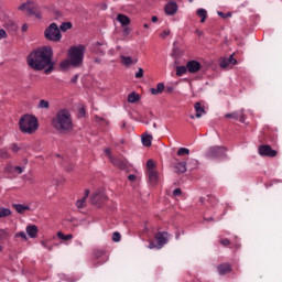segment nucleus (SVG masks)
Returning <instances> with one entry per match:
<instances>
[{"label":"nucleus","mask_w":282,"mask_h":282,"mask_svg":"<svg viewBox=\"0 0 282 282\" xmlns=\"http://www.w3.org/2000/svg\"><path fill=\"white\" fill-rule=\"evenodd\" d=\"M197 17L200 19V23H206V19L208 18V12L206 9H198L196 11Z\"/></svg>","instance_id":"26"},{"label":"nucleus","mask_w":282,"mask_h":282,"mask_svg":"<svg viewBox=\"0 0 282 282\" xmlns=\"http://www.w3.org/2000/svg\"><path fill=\"white\" fill-rule=\"evenodd\" d=\"M26 235H29L31 239H36V235H39V227L35 225H29L26 227Z\"/></svg>","instance_id":"15"},{"label":"nucleus","mask_w":282,"mask_h":282,"mask_svg":"<svg viewBox=\"0 0 282 282\" xmlns=\"http://www.w3.org/2000/svg\"><path fill=\"white\" fill-rule=\"evenodd\" d=\"M12 215V210L6 207H0V219H3L6 217H10Z\"/></svg>","instance_id":"28"},{"label":"nucleus","mask_w":282,"mask_h":282,"mask_svg":"<svg viewBox=\"0 0 282 282\" xmlns=\"http://www.w3.org/2000/svg\"><path fill=\"white\" fill-rule=\"evenodd\" d=\"M180 195H182V189L181 188H176L173 191V196L174 197H180Z\"/></svg>","instance_id":"52"},{"label":"nucleus","mask_w":282,"mask_h":282,"mask_svg":"<svg viewBox=\"0 0 282 282\" xmlns=\"http://www.w3.org/2000/svg\"><path fill=\"white\" fill-rule=\"evenodd\" d=\"M6 171H8V172H13V173H18V175H21V173H23V167H21V166H15V167H13L12 170H10V167H7L6 169Z\"/></svg>","instance_id":"35"},{"label":"nucleus","mask_w":282,"mask_h":282,"mask_svg":"<svg viewBox=\"0 0 282 282\" xmlns=\"http://www.w3.org/2000/svg\"><path fill=\"white\" fill-rule=\"evenodd\" d=\"M85 206L86 205L80 199L76 202V207L77 208H85Z\"/></svg>","instance_id":"55"},{"label":"nucleus","mask_w":282,"mask_h":282,"mask_svg":"<svg viewBox=\"0 0 282 282\" xmlns=\"http://www.w3.org/2000/svg\"><path fill=\"white\" fill-rule=\"evenodd\" d=\"M54 56V52L50 46H43L33 51L28 56V65L34 72H43L44 74H52L54 72V62H52V57ZM46 67V68H45Z\"/></svg>","instance_id":"1"},{"label":"nucleus","mask_w":282,"mask_h":282,"mask_svg":"<svg viewBox=\"0 0 282 282\" xmlns=\"http://www.w3.org/2000/svg\"><path fill=\"white\" fill-rule=\"evenodd\" d=\"M4 28L8 30V32H11V34H15V32L19 30V25L12 20H8L4 24Z\"/></svg>","instance_id":"16"},{"label":"nucleus","mask_w":282,"mask_h":282,"mask_svg":"<svg viewBox=\"0 0 282 282\" xmlns=\"http://www.w3.org/2000/svg\"><path fill=\"white\" fill-rule=\"evenodd\" d=\"M96 122H99V124H102V122H107L104 118L96 116L95 117Z\"/></svg>","instance_id":"56"},{"label":"nucleus","mask_w":282,"mask_h":282,"mask_svg":"<svg viewBox=\"0 0 282 282\" xmlns=\"http://www.w3.org/2000/svg\"><path fill=\"white\" fill-rule=\"evenodd\" d=\"M173 55L180 56V47L175 46V43H174V48H173Z\"/></svg>","instance_id":"54"},{"label":"nucleus","mask_w":282,"mask_h":282,"mask_svg":"<svg viewBox=\"0 0 282 282\" xmlns=\"http://www.w3.org/2000/svg\"><path fill=\"white\" fill-rule=\"evenodd\" d=\"M162 91H164V83H159L156 85V88L150 89V93L152 94V96H158L159 94H162Z\"/></svg>","instance_id":"25"},{"label":"nucleus","mask_w":282,"mask_h":282,"mask_svg":"<svg viewBox=\"0 0 282 282\" xmlns=\"http://www.w3.org/2000/svg\"><path fill=\"white\" fill-rule=\"evenodd\" d=\"M12 207L19 215H24L25 210H31L30 206L23 204H13Z\"/></svg>","instance_id":"18"},{"label":"nucleus","mask_w":282,"mask_h":282,"mask_svg":"<svg viewBox=\"0 0 282 282\" xmlns=\"http://www.w3.org/2000/svg\"><path fill=\"white\" fill-rule=\"evenodd\" d=\"M141 141H142L143 147H151V144L153 142V135L145 132L144 134H142Z\"/></svg>","instance_id":"21"},{"label":"nucleus","mask_w":282,"mask_h":282,"mask_svg":"<svg viewBox=\"0 0 282 282\" xmlns=\"http://www.w3.org/2000/svg\"><path fill=\"white\" fill-rule=\"evenodd\" d=\"M67 173H72L74 171V164L72 163H68L66 166H65Z\"/></svg>","instance_id":"51"},{"label":"nucleus","mask_w":282,"mask_h":282,"mask_svg":"<svg viewBox=\"0 0 282 282\" xmlns=\"http://www.w3.org/2000/svg\"><path fill=\"white\" fill-rule=\"evenodd\" d=\"M120 239H121L120 232L115 231V232L112 234V241H115L116 243H118V241H120Z\"/></svg>","instance_id":"42"},{"label":"nucleus","mask_w":282,"mask_h":282,"mask_svg":"<svg viewBox=\"0 0 282 282\" xmlns=\"http://www.w3.org/2000/svg\"><path fill=\"white\" fill-rule=\"evenodd\" d=\"M227 61L229 62V65H237V59L234 57V55H230Z\"/></svg>","instance_id":"47"},{"label":"nucleus","mask_w":282,"mask_h":282,"mask_svg":"<svg viewBox=\"0 0 282 282\" xmlns=\"http://www.w3.org/2000/svg\"><path fill=\"white\" fill-rule=\"evenodd\" d=\"M85 58V45L80 44L78 46H70L68 48V59L61 63L62 69H67L72 67H80Z\"/></svg>","instance_id":"2"},{"label":"nucleus","mask_w":282,"mask_h":282,"mask_svg":"<svg viewBox=\"0 0 282 282\" xmlns=\"http://www.w3.org/2000/svg\"><path fill=\"white\" fill-rule=\"evenodd\" d=\"M165 14H169L170 17H173L177 12V3L170 1L165 8Z\"/></svg>","instance_id":"14"},{"label":"nucleus","mask_w":282,"mask_h":282,"mask_svg":"<svg viewBox=\"0 0 282 282\" xmlns=\"http://www.w3.org/2000/svg\"><path fill=\"white\" fill-rule=\"evenodd\" d=\"M33 15L36 18V19H41V11L36 10L34 11Z\"/></svg>","instance_id":"58"},{"label":"nucleus","mask_w":282,"mask_h":282,"mask_svg":"<svg viewBox=\"0 0 282 282\" xmlns=\"http://www.w3.org/2000/svg\"><path fill=\"white\" fill-rule=\"evenodd\" d=\"M105 154L108 156V159L110 160H113L116 156L111 155V148H107L105 149Z\"/></svg>","instance_id":"43"},{"label":"nucleus","mask_w":282,"mask_h":282,"mask_svg":"<svg viewBox=\"0 0 282 282\" xmlns=\"http://www.w3.org/2000/svg\"><path fill=\"white\" fill-rule=\"evenodd\" d=\"M188 166L191 170L195 169L197 166V160L192 159V161L188 163Z\"/></svg>","instance_id":"48"},{"label":"nucleus","mask_w":282,"mask_h":282,"mask_svg":"<svg viewBox=\"0 0 282 282\" xmlns=\"http://www.w3.org/2000/svg\"><path fill=\"white\" fill-rule=\"evenodd\" d=\"M194 109L196 111V115H195L196 118H202V116H204V113H206V110L204 109V107H202L200 102H196L194 105Z\"/></svg>","instance_id":"24"},{"label":"nucleus","mask_w":282,"mask_h":282,"mask_svg":"<svg viewBox=\"0 0 282 282\" xmlns=\"http://www.w3.org/2000/svg\"><path fill=\"white\" fill-rule=\"evenodd\" d=\"M104 202H107V195L102 193H97L91 198L93 206H97V208H100Z\"/></svg>","instance_id":"9"},{"label":"nucleus","mask_w":282,"mask_h":282,"mask_svg":"<svg viewBox=\"0 0 282 282\" xmlns=\"http://www.w3.org/2000/svg\"><path fill=\"white\" fill-rule=\"evenodd\" d=\"M28 28H29L28 24H23L22 25V32H28Z\"/></svg>","instance_id":"64"},{"label":"nucleus","mask_w":282,"mask_h":282,"mask_svg":"<svg viewBox=\"0 0 282 282\" xmlns=\"http://www.w3.org/2000/svg\"><path fill=\"white\" fill-rule=\"evenodd\" d=\"M117 21L124 28V25H129L131 23V19L126 14L119 13L117 15Z\"/></svg>","instance_id":"20"},{"label":"nucleus","mask_w":282,"mask_h":282,"mask_svg":"<svg viewBox=\"0 0 282 282\" xmlns=\"http://www.w3.org/2000/svg\"><path fill=\"white\" fill-rule=\"evenodd\" d=\"M225 118H232L234 120H239V122H246V115L243 113V110L227 113Z\"/></svg>","instance_id":"11"},{"label":"nucleus","mask_w":282,"mask_h":282,"mask_svg":"<svg viewBox=\"0 0 282 282\" xmlns=\"http://www.w3.org/2000/svg\"><path fill=\"white\" fill-rule=\"evenodd\" d=\"M217 270L220 276H225V274H230V272H232V267L230 265V263H223L217 267Z\"/></svg>","instance_id":"12"},{"label":"nucleus","mask_w":282,"mask_h":282,"mask_svg":"<svg viewBox=\"0 0 282 282\" xmlns=\"http://www.w3.org/2000/svg\"><path fill=\"white\" fill-rule=\"evenodd\" d=\"M219 243L221 245V246H230V241L228 240V238H225V239H221V240H219Z\"/></svg>","instance_id":"49"},{"label":"nucleus","mask_w":282,"mask_h":282,"mask_svg":"<svg viewBox=\"0 0 282 282\" xmlns=\"http://www.w3.org/2000/svg\"><path fill=\"white\" fill-rule=\"evenodd\" d=\"M191 154V150H188V148H180L177 151V155L180 158H183V155H189Z\"/></svg>","instance_id":"32"},{"label":"nucleus","mask_w":282,"mask_h":282,"mask_svg":"<svg viewBox=\"0 0 282 282\" xmlns=\"http://www.w3.org/2000/svg\"><path fill=\"white\" fill-rule=\"evenodd\" d=\"M37 109H50V101L41 99L37 105Z\"/></svg>","instance_id":"31"},{"label":"nucleus","mask_w":282,"mask_h":282,"mask_svg":"<svg viewBox=\"0 0 282 282\" xmlns=\"http://www.w3.org/2000/svg\"><path fill=\"white\" fill-rule=\"evenodd\" d=\"M78 82V75H75L72 79L70 83H77Z\"/></svg>","instance_id":"63"},{"label":"nucleus","mask_w":282,"mask_h":282,"mask_svg":"<svg viewBox=\"0 0 282 282\" xmlns=\"http://www.w3.org/2000/svg\"><path fill=\"white\" fill-rule=\"evenodd\" d=\"M149 248L150 250H153V248H158V245H155V242H150Z\"/></svg>","instance_id":"62"},{"label":"nucleus","mask_w":282,"mask_h":282,"mask_svg":"<svg viewBox=\"0 0 282 282\" xmlns=\"http://www.w3.org/2000/svg\"><path fill=\"white\" fill-rule=\"evenodd\" d=\"M188 72L186 66H177L176 67V76H184Z\"/></svg>","instance_id":"30"},{"label":"nucleus","mask_w":282,"mask_h":282,"mask_svg":"<svg viewBox=\"0 0 282 282\" xmlns=\"http://www.w3.org/2000/svg\"><path fill=\"white\" fill-rule=\"evenodd\" d=\"M94 63H96L97 65H100V63H102V59L100 57H95Z\"/></svg>","instance_id":"59"},{"label":"nucleus","mask_w":282,"mask_h":282,"mask_svg":"<svg viewBox=\"0 0 282 282\" xmlns=\"http://www.w3.org/2000/svg\"><path fill=\"white\" fill-rule=\"evenodd\" d=\"M44 36L46 41H52L53 43L61 42V39H63V34H61V29H58V24L51 23L45 30H44Z\"/></svg>","instance_id":"5"},{"label":"nucleus","mask_w":282,"mask_h":282,"mask_svg":"<svg viewBox=\"0 0 282 282\" xmlns=\"http://www.w3.org/2000/svg\"><path fill=\"white\" fill-rule=\"evenodd\" d=\"M24 12H26L29 17H32L34 14V9H31L30 4H26Z\"/></svg>","instance_id":"44"},{"label":"nucleus","mask_w":282,"mask_h":282,"mask_svg":"<svg viewBox=\"0 0 282 282\" xmlns=\"http://www.w3.org/2000/svg\"><path fill=\"white\" fill-rule=\"evenodd\" d=\"M214 199H215V197L207 196V199H206V197H200L199 202H200V204H206V202H209V204H213Z\"/></svg>","instance_id":"40"},{"label":"nucleus","mask_w":282,"mask_h":282,"mask_svg":"<svg viewBox=\"0 0 282 282\" xmlns=\"http://www.w3.org/2000/svg\"><path fill=\"white\" fill-rule=\"evenodd\" d=\"M105 254H106V251L102 250V249L96 250V251L94 252V257H95L96 259H100V257H105Z\"/></svg>","instance_id":"37"},{"label":"nucleus","mask_w":282,"mask_h":282,"mask_svg":"<svg viewBox=\"0 0 282 282\" xmlns=\"http://www.w3.org/2000/svg\"><path fill=\"white\" fill-rule=\"evenodd\" d=\"M175 173H186V162L178 161L174 164Z\"/></svg>","instance_id":"19"},{"label":"nucleus","mask_w":282,"mask_h":282,"mask_svg":"<svg viewBox=\"0 0 282 282\" xmlns=\"http://www.w3.org/2000/svg\"><path fill=\"white\" fill-rule=\"evenodd\" d=\"M10 237V229H0V243H6Z\"/></svg>","instance_id":"23"},{"label":"nucleus","mask_w":282,"mask_h":282,"mask_svg":"<svg viewBox=\"0 0 282 282\" xmlns=\"http://www.w3.org/2000/svg\"><path fill=\"white\" fill-rule=\"evenodd\" d=\"M29 6V3H23V4H21L19 8H18V10H25V8Z\"/></svg>","instance_id":"60"},{"label":"nucleus","mask_w":282,"mask_h":282,"mask_svg":"<svg viewBox=\"0 0 282 282\" xmlns=\"http://www.w3.org/2000/svg\"><path fill=\"white\" fill-rule=\"evenodd\" d=\"M128 180H129L130 182H135V175L130 174V175L128 176Z\"/></svg>","instance_id":"61"},{"label":"nucleus","mask_w":282,"mask_h":282,"mask_svg":"<svg viewBox=\"0 0 282 282\" xmlns=\"http://www.w3.org/2000/svg\"><path fill=\"white\" fill-rule=\"evenodd\" d=\"M59 30H62V32H67V30H72V22L62 23Z\"/></svg>","instance_id":"33"},{"label":"nucleus","mask_w":282,"mask_h":282,"mask_svg":"<svg viewBox=\"0 0 282 282\" xmlns=\"http://www.w3.org/2000/svg\"><path fill=\"white\" fill-rule=\"evenodd\" d=\"M229 65H230V64H229V62H228V58L224 57V58L220 59V67H221L223 69H226V67H228Z\"/></svg>","instance_id":"41"},{"label":"nucleus","mask_w":282,"mask_h":282,"mask_svg":"<svg viewBox=\"0 0 282 282\" xmlns=\"http://www.w3.org/2000/svg\"><path fill=\"white\" fill-rule=\"evenodd\" d=\"M147 169L148 171H155V162L153 160H149L147 162Z\"/></svg>","instance_id":"36"},{"label":"nucleus","mask_w":282,"mask_h":282,"mask_svg":"<svg viewBox=\"0 0 282 282\" xmlns=\"http://www.w3.org/2000/svg\"><path fill=\"white\" fill-rule=\"evenodd\" d=\"M169 34H171V31L164 30V31L161 33V39H166V36H169Z\"/></svg>","instance_id":"53"},{"label":"nucleus","mask_w":282,"mask_h":282,"mask_svg":"<svg viewBox=\"0 0 282 282\" xmlns=\"http://www.w3.org/2000/svg\"><path fill=\"white\" fill-rule=\"evenodd\" d=\"M100 45H102V44L97 43V46H95L94 52H95V54H98L99 56H105V50H102V48L100 47Z\"/></svg>","instance_id":"34"},{"label":"nucleus","mask_w":282,"mask_h":282,"mask_svg":"<svg viewBox=\"0 0 282 282\" xmlns=\"http://www.w3.org/2000/svg\"><path fill=\"white\" fill-rule=\"evenodd\" d=\"M15 237H21V239H24V241H28V235H25V231H20L15 234Z\"/></svg>","instance_id":"45"},{"label":"nucleus","mask_w":282,"mask_h":282,"mask_svg":"<svg viewBox=\"0 0 282 282\" xmlns=\"http://www.w3.org/2000/svg\"><path fill=\"white\" fill-rule=\"evenodd\" d=\"M217 14L218 17H221V19H230V17H232V12L224 13L221 11H218Z\"/></svg>","instance_id":"39"},{"label":"nucleus","mask_w":282,"mask_h":282,"mask_svg":"<svg viewBox=\"0 0 282 282\" xmlns=\"http://www.w3.org/2000/svg\"><path fill=\"white\" fill-rule=\"evenodd\" d=\"M53 129H56L58 133H69L74 129L72 122V115L66 109L59 110L52 121Z\"/></svg>","instance_id":"3"},{"label":"nucleus","mask_w":282,"mask_h":282,"mask_svg":"<svg viewBox=\"0 0 282 282\" xmlns=\"http://www.w3.org/2000/svg\"><path fill=\"white\" fill-rule=\"evenodd\" d=\"M154 239L156 240V248L160 250L161 248H164L165 243L169 241V232H158L154 236Z\"/></svg>","instance_id":"8"},{"label":"nucleus","mask_w":282,"mask_h":282,"mask_svg":"<svg viewBox=\"0 0 282 282\" xmlns=\"http://www.w3.org/2000/svg\"><path fill=\"white\" fill-rule=\"evenodd\" d=\"M226 155V148L224 147H210L206 153L205 158L213 160L215 158H224Z\"/></svg>","instance_id":"6"},{"label":"nucleus","mask_w":282,"mask_h":282,"mask_svg":"<svg viewBox=\"0 0 282 282\" xmlns=\"http://www.w3.org/2000/svg\"><path fill=\"white\" fill-rule=\"evenodd\" d=\"M258 151L262 158H276L278 154L276 150H272L270 145H260Z\"/></svg>","instance_id":"7"},{"label":"nucleus","mask_w":282,"mask_h":282,"mask_svg":"<svg viewBox=\"0 0 282 282\" xmlns=\"http://www.w3.org/2000/svg\"><path fill=\"white\" fill-rule=\"evenodd\" d=\"M144 77V69L139 68V70L135 73V78H143Z\"/></svg>","instance_id":"46"},{"label":"nucleus","mask_w":282,"mask_h":282,"mask_svg":"<svg viewBox=\"0 0 282 282\" xmlns=\"http://www.w3.org/2000/svg\"><path fill=\"white\" fill-rule=\"evenodd\" d=\"M110 162H111V164H113V166H117L121 171H124V169H127V162L122 161L119 158L115 156Z\"/></svg>","instance_id":"17"},{"label":"nucleus","mask_w":282,"mask_h":282,"mask_svg":"<svg viewBox=\"0 0 282 282\" xmlns=\"http://www.w3.org/2000/svg\"><path fill=\"white\" fill-rule=\"evenodd\" d=\"M120 58H121V63L126 67H131V65H135L138 63V57H131V56L121 55Z\"/></svg>","instance_id":"13"},{"label":"nucleus","mask_w":282,"mask_h":282,"mask_svg":"<svg viewBox=\"0 0 282 282\" xmlns=\"http://www.w3.org/2000/svg\"><path fill=\"white\" fill-rule=\"evenodd\" d=\"M57 237L62 239V241H70V239H74V235L72 234L65 235L63 234V231H58Z\"/></svg>","instance_id":"29"},{"label":"nucleus","mask_w":282,"mask_h":282,"mask_svg":"<svg viewBox=\"0 0 282 282\" xmlns=\"http://www.w3.org/2000/svg\"><path fill=\"white\" fill-rule=\"evenodd\" d=\"M186 67L189 74H197V72L202 69V64L197 61H189L187 62Z\"/></svg>","instance_id":"10"},{"label":"nucleus","mask_w":282,"mask_h":282,"mask_svg":"<svg viewBox=\"0 0 282 282\" xmlns=\"http://www.w3.org/2000/svg\"><path fill=\"white\" fill-rule=\"evenodd\" d=\"M0 158H2L3 160H8V158H10V153H8V150L0 149Z\"/></svg>","instance_id":"38"},{"label":"nucleus","mask_w":282,"mask_h":282,"mask_svg":"<svg viewBox=\"0 0 282 282\" xmlns=\"http://www.w3.org/2000/svg\"><path fill=\"white\" fill-rule=\"evenodd\" d=\"M19 127L22 133H28L29 135H32V133H36V131L39 130V119L31 115H24L19 121Z\"/></svg>","instance_id":"4"},{"label":"nucleus","mask_w":282,"mask_h":282,"mask_svg":"<svg viewBox=\"0 0 282 282\" xmlns=\"http://www.w3.org/2000/svg\"><path fill=\"white\" fill-rule=\"evenodd\" d=\"M148 177H149L150 184L152 185L158 184V171L155 170L148 171Z\"/></svg>","instance_id":"22"},{"label":"nucleus","mask_w":282,"mask_h":282,"mask_svg":"<svg viewBox=\"0 0 282 282\" xmlns=\"http://www.w3.org/2000/svg\"><path fill=\"white\" fill-rule=\"evenodd\" d=\"M1 39H8V33L3 29H0V41Z\"/></svg>","instance_id":"50"},{"label":"nucleus","mask_w":282,"mask_h":282,"mask_svg":"<svg viewBox=\"0 0 282 282\" xmlns=\"http://www.w3.org/2000/svg\"><path fill=\"white\" fill-rule=\"evenodd\" d=\"M140 100V95L135 91L131 93L128 95V102L130 104H134L138 102Z\"/></svg>","instance_id":"27"},{"label":"nucleus","mask_w":282,"mask_h":282,"mask_svg":"<svg viewBox=\"0 0 282 282\" xmlns=\"http://www.w3.org/2000/svg\"><path fill=\"white\" fill-rule=\"evenodd\" d=\"M11 151H13V153H19V148L17 147V144H12Z\"/></svg>","instance_id":"57"}]
</instances>
